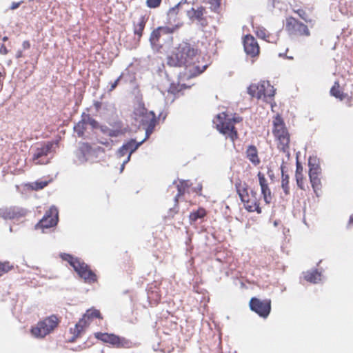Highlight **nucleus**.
<instances>
[{"mask_svg": "<svg viewBox=\"0 0 353 353\" xmlns=\"http://www.w3.org/2000/svg\"><path fill=\"white\" fill-rule=\"evenodd\" d=\"M200 51L194 45L182 42L168 56L167 63L170 66H184L185 75L192 78L201 74L207 68V65H200Z\"/></svg>", "mask_w": 353, "mask_h": 353, "instance_id": "1", "label": "nucleus"}, {"mask_svg": "<svg viewBox=\"0 0 353 353\" xmlns=\"http://www.w3.org/2000/svg\"><path fill=\"white\" fill-rule=\"evenodd\" d=\"M235 187L245 209L249 212L261 214L262 209L260 206V197L257 196L256 192L251 190L249 194L248 184L241 181L236 183Z\"/></svg>", "mask_w": 353, "mask_h": 353, "instance_id": "2", "label": "nucleus"}, {"mask_svg": "<svg viewBox=\"0 0 353 353\" xmlns=\"http://www.w3.org/2000/svg\"><path fill=\"white\" fill-rule=\"evenodd\" d=\"M272 134L275 138L277 148L289 154L290 134L281 115L276 114L272 121Z\"/></svg>", "mask_w": 353, "mask_h": 353, "instance_id": "3", "label": "nucleus"}, {"mask_svg": "<svg viewBox=\"0 0 353 353\" xmlns=\"http://www.w3.org/2000/svg\"><path fill=\"white\" fill-rule=\"evenodd\" d=\"M242 120L240 117L230 118L226 112H223L216 117L214 123L220 133L229 137L232 142H234L239 137L234 124L241 122Z\"/></svg>", "mask_w": 353, "mask_h": 353, "instance_id": "4", "label": "nucleus"}, {"mask_svg": "<svg viewBox=\"0 0 353 353\" xmlns=\"http://www.w3.org/2000/svg\"><path fill=\"white\" fill-rule=\"evenodd\" d=\"M248 93L258 100L271 103L274 100L276 89L269 81L262 80L256 83L250 84L248 88Z\"/></svg>", "mask_w": 353, "mask_h": 353, "instance_id": "5", "label": "nucleus"}, {"mask_svg": "<svg viewBox=\"0 0 353 353\" xmlns=\"http://www.w3.org/2000/svg\"><path fill=\"white\" fill-rule=\"evenodd\" d=\"M60 320L55 314L39 321L30 329L31 334L36 338L43 339L52 333L59 325Z\"/></svg>", "mask_w": 353, "mask_h": 353, "instance_id": "6", "label": "nucleus"}, {"mask_svg": "<svg viewBox=\"0 0 353 353\" xmlns=\"http://www.w3.org/2000/svg\"><path fill=\"white\" fill-rule=\"evenodd\" d=\"M94 337L105 343H108L116 348L129 349L133 347L132 342L125 337L113 333L95 332Z\"/></svg>", "mask_w": 353, "mask_h": 353, "instance_id": "7", "label": "nucleus"}, {"mask_svg": "<svg viewBox=\"0 0 353 353\" xmlns=\"http://www.w3.org/2000/svg\"><path fill=\"white\" fill-rule=\"evenodd\" d=\"M134 119L139 120L140 123L145 128L146 133L152 132L156 124L157 118L154 113L148 111L143 106H139L134 111Z\"/></svg>", "mask_w": 353, "mask_h": 353, "instance_id": "8", "label": "nucleus"}, {"mask_svg": "<svg viewBox=\"0 0 353 353\" xmlns=\"http://www.w3.org/2000/svg\"><path fill=\"white\" fill-rule=\"evenodd\" d=\"M285 28L288 33L291 36H310V31L308 27L293 17H288L286 18Z\"/></svg>", "mask_w": 353, "mask_h": 353, "instance_id": "9", "label": "nucleus"}, {"mask_svg": "<svg viewBox=\"0 0 353 353\" xmlns=\"http://www.w3.org/2000/svg\"><path fill=\"white\" fill-rule=\"evenodd\" d=\"M250 308L252 311L256 313L263 318H267L271 311V300H261L256 297H252L249 303Z\"/></svg>", "mask_w": 353, "mask_h": 353, "instance_id": "10", "label": "nucleus"}, {"mask_svg": "<svg viewBox=\"0 0 353 353\" xmlns=\"http://www.w3.org/2000/svg\"><path fill=\"white\" fill-rule=\"evenodd\" d=\"M186 1L184 2V3ZM183 3L180 1L174 7L170 8L167 13V23L170 25L168 28L173 30V32L179 29L183 25V21L179 16V11Z\"/></svg>", "mask_w": 353, "mask_h": 353, "instance_id": "11", "label": "nucleus"}, {"mask_svg": "<svg viewBox=\"0 0 353 353\" xmlns=\"http://www.w3.org/2000/svg\"><path fill=\"white\" fill-rule=\"evenodd\" d=\"M74 270L85 283L91 284L97 281V274L83 261L81 260Z\"/></svg>", "mask_w": 353, "mask_h": 353, "instance_id": "12", "label": "nucleus"}, {"mask_svg": "<svg viewBox=\"0 0 353 353\" xmlns=\"http://www.w3.org/2000/svg\"><path fill=\"white\" fill-rule=\"evenodd\" d=\"M172 33L173 30H170L168 26H159L154 29L151 32L149 39L152 48L157 50L161 49L163 47V44L161 43V37Z\"/></svg>", "mask_w": 353, "mask_h": 353, "instance_id": "13", "label": "nucleus"}, {"mask_svg": "<svg viewBox=\"0 0 353 353\" xmlns=\"http://www.w3.org/2000/svg\"><path fill=\"white\" fill-rule=\"evenodd\" d=\"M58 222V210L52 206L46 211L42 219L36 225L37 228H49L57 225Z\"/></svg>", "mask_w": 353, "mask_h": 353, "instance_id": "14", "label": "nucleus"}, {"mask_svg": "<svg viewBox=\"0 0 353 353\" xmlns=\"http://www.w3.org/2000/svg\"><path fill=\"white\" fill-rule=\"evenodd\" d=\"M243 47L245 53L252 57L259 55V46L256 39L251 34H247L243 39Z\"/></svg>", "mask_w": 353, "mask_h": 353, "instance_id": "15", "label": "nucleus"}, {"mask_svg": "<svg viewBox=\"0 0 353 353\" xmlns=\"http://www.w3.org/2000/svg\"><path fill=\"white\" fill-rule=\"evenodd\" d=\"M53 146L52 142H48L42 145L40 148H37L33 154L32 159L37 164H43L47 161L43 159V157H46L50 152L51 149Z\"/></svg>", "mask_w": 353, "mask_h": 353, "instance_id": "16", "label": "nucleus"}, {"mask_svg": "<svg viewBox=\"0 0 353 353\" xmlns=\"http://www.w3.org/2000/svg\"><path fill=\"white\" fill-rule=\"evenodd\" d=\"M259 178V185L261 186V194L263 197L265 202L269 204L272 202V196L271 190L269 188L268 181L265 177V174L261 172H259L257 174Z\"/></svg>", "mask_w": 353, "mask_h": 353, "instance_id": "17", "label": "nucleus"}, {"mask_svg": "<svg viewBox=\"0 0 353 353\" xmlns=\"http://www.w3.org/2000/svg\"><path fill=\"white\" fill-rule=\"evenodd\" d=\"M148 21V18L145 16H141L139 19L137 21H133V33L138 41H140L143 34V31Z\"/></svg>", "mask_w": 353, "mask_h": 353, "instance_id": "18", "label": "nucleus"}, {"mask_svg": "<svg viewBox=\"0 0 353 353\" xmlns=\"http://www.w3.org/2000/svg\"><path fill=\"white\" fill-rule=\"evenodd\" d=\"M94 319H102L103 317L99 310L92 307L87 310L82 318L79 320L83 321L85 325L88 327Z\"/></svg>", "mask_w": 353, "mask_h": 353, "instance_id": "19", "label": "nucleus"}, {"mask_svg": "<svg viewBox=\"0 0 353 353\" xmlns=\"http://www.w3.org/2000/svg\"><path fill=\"white\" fill-rule=\"evenodd\" d=\"M86 327L83 321L79 320L74 327L70 329L69 332L72 336L68 339V341L70 343L75 341L77 339L81 336Z\"/></svg>", "mask_w": 353, "mask_h": 353, "instance_id": "20", "label": "nucleus"}, {"mask_svg": "<svg viewBox=\"0 0 353 353\" xmlns=\"http://www.w3.org/2000/svg\"><path fill=\"white\" fill-rule=\"evenodd\" d=\"M295 178L297 186L301 190H305L306 180L303 175V167L298 161L296 164Z\"/></svg>", "mask_w": 353, "mask_h": 353, "instance_id": "21", "label": "nucleus"}, {"mask_svg": "<svg viewBox=\"0 0 353 353\" xmlns=\"http://www.w3.org/2000/svg\"><path fill=\"white\" fill-rule=\"evenodd\" d=\"M246 157L254 165H258L261 163V160L258 155V150L256 146L249 145L246 150Z\"/></svg>", "mask_w": 353, "mask_h": 353, "instance_id": "22", "label": "nucleus"}, {"mask_svg": "<svg viewBox=\"0 0 353 353\" xmlns=\"http://www.w3.org/2000/svg\"><path fill=\"white\" fill-rule=\"evenodd\" d=\"M205 10L203 6L198 7L196 9L192 8L188 11L187 14L191 20L201 21L203 19Z\"/></svg>", "mask_w": 353, "mask_h": 353, "instance_id": "23", "label": "nucleus"}, {"mask_svg": "<svg viewBox=\"0 0 353 353\" xmlns=\"http://www.w3.org/2000/svg\"><path fill=\"white\" fill-rule=\"evenodd\" d=\"M303 278L307 282L316 283L321 281V274L317 270H312L304 272Z\"/></svg>", "mask_w": 353, "mask_h": 353, "instance_id": "24", "label": "nucleus"}, {"mask_svg": "<svg viewBox=\"0 0 353 353\" xmlns=\"http://www.w3.org/2000/svg\"><path fill=\"white\" fill-rule=\"evenodd\" d=\"M142 142L137 143L134 140L132 139L123 145V150H127L128 156L127 160L124 163L128 162L131 157V154L139 147Z\"/></svg>", "mask_w": 353, "mask_h": 353, "instance_id": "25", "label": "nucleus"}, {"mask_svg": "<svg viewBox=\"0 0 353 353\" xmlns=\"http://www.w3.org/2000/svg\"><path fill=\"white\" fill-rule=\"evenodd\" d=\"M207 215V211L203 208H199L196 210L192 211L189 215L190 223L196 222L199 219H203Z\"/></svg>", "mask_w": 353, "mask_h": 353, "instance_id": "26", "label": "nucleus"}, {"mask_svg": "<svg viewBox=\"0 0 353 353\" xmlns=\"http://www.w3.org/2000/svg\"><path fill=\"white\" fill-rule=\"evenodd\" d=\"M188 87L184 84H180L179 83L172 82L170 83L168 92L172 94L174 96H179Z\"/></svg>", "mask_w": 353, "mask_h": 353, "instance_id": "27", "label": "nucleus"}, {"mask_svg": "<svg viewBox=\"0 0 353 353\" xmlns=\"http://www.w3.org/2000/svg\"><path fill=\"white\" fill-rule=\"evenodd\" d=\"M50 181L38 180L34 182L29 183L27 184V187L28 189L32 190L38 191L46 187L49 184Z\"/></svg>", "mask_w": 353, "mask_h": 353, "instance_id": "28", "label": "nucleus"}, {"mask_svg": "<svg viewBox=\"0 0 353 353\" xmlns=\"http://www.w3.org/2000/svg\"><path fill=\"white\" fill-rule=\"evenodd\" d=\"M23 215L21 212L15 208L6 209L3 212V216L8 219H14Z\"/></svg>", "mask_w": 353, "mask_h": 353, "instance_id": "29", "label": "nucleus"}, {"mask_svg": "<svg viewBox=\"0 0 353 353\" xmlns=\"http://www.w3.org/2000/svg\"><path fill=\"white\" fill-rule=\"evenodd\" d=\"M330 94H331V95L340 99L341 101L343 100L346 97V94H344L341 90L340 85H339V82L334 83V85L332 87V88L330 90Z\"/></svg>", "mask_w": 353, "mask_h": 353, "instance_id": "30", "label": "nucleus"}, {"mask_svg": "<svg viewBox=\"0 0 353 353\" xmlns=\"http://www.w3.org/2000/svg\"><path fill=\"white\" fill-rule=\"evenodd\" d=\"M310 176V183L314 192L318 195V191L321 189V175H311Z\"/></svg>", "mask_w": 353, "mask_h": 353, "instance_id": "31", "label": "nucleus"}, {"mask_svg": "<svg viewBox=\"0 0 353 353\" xmlns=\"http://www.w3.org/2000/svg\"><path fill=\"white\" fill-rule=\"evenodd\" d=\"M290 177L288 174L284 172L283 167L281 168V187L285 194L290 192Z\"/></svg>", "mask_w": 353, "mask_h": 353, "instance_id": "32", "label": "nucleus"}, {"mask_svg": "<svg viewBox=\"0 0 353 353\" xmlns=\"http://www.w3.org/2000/svg\"><path fill=\"white\" fill-rule=\"evenodd\" d=\"M61 258L67 262L74 268V267L78 264V263L81 261L80 259L73 256L72 255L67 253H63L60 255Z\"/></svg>", "mask_w": 353, "mask_h": 353, "instance_id": "33", "label": "nucleus"}, {"mask_svg": "<svg viewBox=\"0 0 353 353\" xmlns=\"http://www.w3.org/2000/svg\"><path fill=\"white\" fill-rule=\"evenodd\" d=\"M309 176L311 175H321V168L319 163H312L311 159L309 160Z\"/></svg>", "mask_w": 353, "mask_h": 353, "instance_id": "34", "label": "nucleus"}, {"mask_svg": "<svg viewBox=\"0 0 353 353\" xmlns=\"http://www.w3.org/2000/svg\"><path fill=\"white\" fill-rule=\"evenodd\" d=\"M176 188H177L178 193H177V194L175 196V200L177 202L178 201V199L180 196L184 195L186 190L188 188V183L186 181H180L179 183L177 184Z\"/></svg>", "mask_w": 353, "mask_h": 353, "instance_id": "35", "label": "nucleus"}, {"mask_svg": "<svg viewBox=\"0 0 353 353\" xmlns=\"http://www.w3.org/2000/svg\"><path fill=\"white\" fill-rule=\"evenodd\" d=\"M13 265L8 261L0 262V277L13 269Z\"/></svg>", "mask_w": 353, "mask_h": 353, "instance_id": "36", "label": "nucleus"}, {"mask_svg": "<svg viewBox=\"0 0 353 353\" xmlns=\"http://www.w3.org/2000/svg\"><path fill=\"white\" fill-rule=\"evenodd\" d=\"M85 125V121L82 119L74 126V130L79 137H82L84 134V132L86 129Z\"/></svg>", "mask_w": 353, "mask_h": 353, "instance_id": "37", "label": "nucleus"}, {"mask_svg": "<svg viewBox=\"0 0 353 353\" xmlns=\"http://www.w3.org/2000/svg\"><path fill=\"white\" fill-rule=\"evenodd\" d=\"M148 299L154 301V303L158 304L161 299V296L158 290L149 291L148 293Z\"/></svg>", "mask_w": 353, "mask_h": 353, "instance_id": "38", "label": "nucleus"}, {"mask_svg": "<svg viewBox=\"0 0 353 353\" xmlns=\"http://www.w3.org/2000/svg\"><path fill=\"white\" fill-rule=\"evenodd\" d=\"M83 119L85 124L90 125L94 128H97L99 126L98 122L94 119L90 117V115H86Z\"/></svg>", "mask_w": 353, "mask_h": 353, "instance_id": "39", "label": "nucleus"}, {"mask_svg": "<svg viewBox=\"0 0 353 353\" xmlns=\"http://www.w3.org/2000/svg\"><path fill=\"white\" fill-rule=\"evenodd\" d=\"M162 0H146V5L150 8H157L161 3Z\"/></svg>", "mask_w": 353, "mask_h": 353, "instance_id": "40", "label": "nucleus"}, {"mask_svg": "<svg viewBox=\"0 0 353 353\" xmlns=\"http://www.w3.org/2000/svg\"><path fill=\"white\" fill-rule=\"evenodd\" d=\"M83 155L88 154L91 151V146L88 143H82L79 148Z\"/></svg>", "mask_w": 353, "mask_h": 353, "instance_id": "41", "label": "nucleus"}, {"mask_svg": "<svg viewBox=\"0 0 353 353\" xmlns=\"http://www.w3.org/2000/svg\"><path fill=\"white\" fill-rule=\"evenodd\" d=\"M294 12H296V14H298V15L302 19H303L306 22H308L309 21L307 20V14L306 13V12L303 10V9H298L296 10H294Z\"/></svg>", "mask_w": 353, "mask_h": 353, "instance_id": "42", "label": "nucleus"}, {"mask_svg": "<svg viewBox=\"0 0 353 353\" xmlns=\"http://www.w3.org/2000/svg\"><path fill=\"white\" fill-rule=\"evenodd\" d=\"M256 34L259 37L267 40L269 37V34L267 32L265 29H261L256 32Z\"/></svg>", "mask_w": 353, "mask_h": 353, "instance_id": "43", "label": "nucleus"}, {"mask_svg": "<svg viewBox=\"0 0 353 353\" xmlns=\"http://www.w3.org/2000/svg\"><path fill=\"white\" fill-rule=\"evenodd\" d=\"M122 78V75H120L117 79H116L114 82L111 83H110V88L109 89V91L110 92H112V90H114L117 86L118 85L121 79Z\"/></svg>", "mask_w": 353, "mask_h": 353, "instance_id": "44", "label": "nucleus"}, {"mask_svg": "<svg viewBox=\"0 0 353 353\" xmlns=\"http://www.w3.org/2000/svg\"><path fill=\"white\" fill-rule=\"evenodd\" d=\"M93 105L96 110L97 112H99V110L101 109V105H102V103L100 102V101H94V103H93Z\"/></svg>", "mask_w": 353, "mask_h": 353, "instance_id": "45", "label": "nucleus"}, {"mask_svg": "<svg viewBox=\"0 0 353 353\" xmlns=\"http://www.w3.org/2000/svg\"><path fill=\"white\" fill-rule=\"evenodd\" d=\"M120 134H121V130H110L109 132L110 137H117Z\"/></svg>", "mask_w": 353, "mask_h": 353, "instance_id": "46", "label": "nucleus"}, {"mask_svg": "<svg viewBox=\"0 0 353 353\" xmlns=\"http://www.w3.org/2000/svg\"><path fill=\"white\" fill-rule=\"evenodd\" d=\"M8 50L6 46L4 44L1 45V46L0 47V53L2 54H8Z\"/></svg>", "mask_w": 353, "mask_h": 353, "instance_id": "47", "label": "nucleus"}, {"mask_svg": "<svg viewBox=\"0 0 353 353\" xmlns=\"http://www.w3.org/2000/svg\"><path fill=\"white\" fill-rule=\"evenodd\" d=\"M22 47L24 50H28L30 48V43L29 41H24L22 43Z\"/></svg>", "mask_w": 353, "mask_h": 353, "instance_id": "48", "label": "nucleus"}, {"mask_svg": "<svg viewBox=\"0 0 353 353\" xmlns=\"http://www.w3.org/2000/svg\"><path fill=\"white\" fill-rule=\"evenodd\" d=\"M119 154L120 157H124L125 155L128 154V152L127 151V150H123V146L119 150Z\"/></svg>", "mask_w": 353, "mask_h": 353, "instance_id": "49", "label": "nucleus"}, {"mask_svg": "<svg viewBox=\"0 0 353 353\" xmlns=\"http://www.w3.org/2000/svg\"><path fill=\"white\" fill-rule=\"evenodd\" d=\"M17 58H21L23 57L22 51H18L16 55Z\"/></svg>", "mask_w": 353, "mask_h": 353, "instance_id": "50", "label": "nucleus"}, {"mask_svg": "<svg viewBox=\"0 0 353 353\" xmlns=\"http://www.w3.org/2000/svg\"><path fill=\"white\" fill-rule=\"evenodd\" d=\"M349 223L350 224H353V216H351L350 218V221H349Z\"/></svg>", "mask_w": 353, "mask_h": 353, "instance_id": "51", "label": "nucleus"}, {"mask_svg": "<svg viewBox=\"0 0 353 353\" xmlns=\"http://www.w3.org/2000/svg\"><path fill=\"white\" fill-rule=\"evenodd\" d=\"M8 39V37H6V36L3 37V39H2V40H3V41H7Z\"/></svg>", "mask_w": 353, "mask_h": 353, "instance_id": "52", "label": "nucleus"}, {"mask_svg": "<svg viewBox=\"0 0 353 353\" xmlns=\"http://www.w3.org/2000/svg\"><path fill=\"white\" fill-rule=\"evenodd\" d=\"M210 1L211 3H213V2L217 3V2H218V0H210Z\"/></svg>", "mask_w": 353, "mask_h": 353, "instance_id": "53", "label": "nucleus"}, {"mask_svg": "<svg viewBox=\"0 0 353 353\" xmlns=\"http://www.w3.org/2000/svg\"><path fill=\"white\" fill-rule=\"evenodd\" d=\"M18 6V5L14 4V6H12V8H16Z\"/></svg>", "mask_w": 353, "mask_h": 353, "instance_id": "54", "label": "nucleus"}, {"mask_svg": "<svg viewBox=\"0 0 353 353\" xmlns=\"http://www.w3.org/2000/svg\"><path fill=\"white\" fill-rule=\"evenodd\" d=\"M18 6V5L14 4V6H12V8H16Z\"/></svg>", "mask_w": 353, "mask_h": 353, "instance_id": "55", "label": "nucleus"}]
</instances>
